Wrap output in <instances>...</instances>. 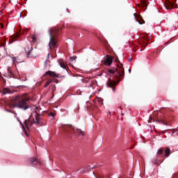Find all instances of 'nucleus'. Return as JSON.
Here are the masks:
<instances>
[{"mask_svg": "<svg viewBox=\"0 0 178 178\" xmlns=\"http://www.w3.org/2000/svg\"><path fill=\"white\" fill-rule=\"evenodd\" d=\"M107 75L111 76L107 81V86L115 91L116 85L124 77L123 64L119 63L116 68L108 70Z\"/></svg>", "mask_w": 178, "mask_h": 178, "instance_id": "f257e3e1", "label": "nucleus"}, {"mask_svg": "<svg viewBox=\"0 0 178 178\" xmlns=\"http://www.w3.org/2000/svg\"><path fill=\"white\" fill-rule=\"evenodd\" d=\"M29 97L26 95H17L11 100V108H18L22 109V111H27L29 109Z\"/></svg>", "mask_w": 178, "mask_h": 178, "instance_id": "f03ea898", "label": "nucleus"}, {"mask_svg": "<svg viewBox=\"0 0 178 178\" xmlns=\"http://www.w3.org/2000/svg\"><path fill=\"white\" fill-rule=\"evenodd\" d=\"M42 122L43 120L42 118H41V114L35 111L32 113L29 118L24 121V124H25L27 130L30 131L33 124H36V126H42Z\"/></svg>", "mask_w": 178, "mask_h": 178, "instance_id": "7ed1b4c3", "label": "nucleus"}, {"mask_svg": "<svg viewBox=\"0 0 178 178\" xmlns=\"http://www.w3.org/2000/svg\"><path fill=\"white\" fill-rule=\"evenodd\" d=\"M49 47L50 52H52L55 48H58V35H59V29L58 28H50L49 29Z\"/></svg>", "mask_w": 178, "mask_h": 178, "instance_id": "20e7f679", "label": "nucleus"}, {"mask_svg": "<svg viewBox=\"0 0 178 178\" xmlns=\"http://www.w3.org/2000/svg\"><path fill=\"white\" fill-rule=\"evenodd\" d=\"M65 131H67L70 137H73L74 134H77L79 137H84L86 136V133L83 131H81L80 129H76L75 131L74 127L72 125H67L65 127Z\"/></svg>", "mask_w": 178, "mask_h": 178, "instance_id": "39448f33", "label": "nucleus"}, {"mask_svg": "<svg viewBox=\"0 0 178 178\" xmlns=\"http://www.w3.org/2000/svg\"><path fill=\"white\" fill-rule=\"evenodd\" d=\"M163 6H165V9H173L174 8H177L176 1H165L163 3Z\"/></svg>", "mask_w": 178, "mask_h": 178, "instance_id": "423d86ee", "label": "nucleus"}, {"mask_svg": "<svg viewBox=\"0 0 178 178\" xmlns=\"http://www.w3.org/2000/svg\"><path fill=\"white\" fill-rule=\"evenodd\" d=\"M29 163L32 166H37V165H41V161L37 159V157H31L29 160Z\"/></svg>", "mask_w": 178, "mask_h": 178, "instance_id": "0eeeda50", "label": "nucleus"}, {"mask_svg": "<svg viewBox=\"0 0 178 178\" xmlns=\"http://www.w3.org/2000/svg\"><path fill=\"white\" fill-rule=\"evenodd\" d=\"M147 42H148V35H145L143 37V40H141L139 42V45L143 48H145L147 45H148V43Z\"/></svg>", "mask_w": 178, "mask_h": 178, "instance_id": "6e6552de", "label": "nucleus"}, {"mask_svg": "<svg viewBox=\"0 0 178 178\" xmlns=\"http://www.w3.org/2000/svg\"><path fill=\"white\" fill-rule=\"evenodd\" d=\"M97 38L99 40V41H100V42H102V44H103L104 47H105V48H108V47H109V43L108 42V40L105 38V37L102 36L101 38L99 36H97Z\"/></svg>", "mask_w": 178, "mask_h": 178, "instance_id": "1a4fd4ad", "label": "nucleus"}, {"mask_svg": "<svg viewBox=\"0 0 178 178\" xmlns=\"http://www.w3.org/2000/svg\"><path fill=\"white\" fill-rule=\"evenodd\" d=\"M3 95H6V94H13L15 92L14 90H10L8 88H3V90L0 91Z\"/></svg>", "mask_w": 178, "mask_h": 178, "instance_id": "9d476101", "label": "nucleus"}, {"mask_svg": "<svg viewBox=\"0 0 178 178\" xmlns=\"http://www.w3.org/2000/svg\"><path fill=\"white\" fill-rule=\"evenodd\" d=\"M112 62H113L112 56H107L106 59L104 62V65L106 66H111V65H112Z\"/></svg>", "mask_w": 178, "mask_h": 178, "instance_id": "9b49d317", "label": "nucleus"}, {"mask_svg": "<svg viewBox=\"0 0 178 178\" xmlns=\"http://www.w3.org/2000/svg\"><path fill=\"white\" fill-rule=\"evenodd\" d=\"M83 83H85L86 84H87V83H90V87H92V84H94V83H95V81L92 80V78L91 77H87L85 78L84 79H82Z\"/></svg>", "mask_w": 178, "mask_h": 178, "instance_id": "f8f14e48", "label": "nucleus"}, {"mask_svg": "<svg viewBox=\"0 0 178 178\" xmlns=\"http://www.w3.org/2000/svg\"><path fill=\"white\" fill-rule=\"evenodd\" d=\"M11 59L13 60V65H15V66L16 67V65L19 64V63H22V60H20V59H19V56H16V57H11Z\"/></svg>", "mask_w": 178, "mask_h": 178, "instance_id": "ddd939ff", "label": "nucleus"}, {"mask_svg": "<svg viewBox=\"0 0 178 178\" xmlns=\"http://www.w3.org/2000/svg\"><path fill=\"white\" fill-rule=\"evenodd\" d=\"M134 16L135 17V18L136 19V20L139 23V24H144V23H145V21H144V19H143V17L141 16L138 15L137 17V15H136V14H134Z\"/></svg>", "mask_w": 178, "mask_h": 178, "instance_id": "4468645a", "label": "nucleus"}, {"mask_svg": "<svg viewBox=\"0 0 178 178\" xmlns=\"http://www.w3.org/2000/svg\"><path fill=\"white\" fill-rule=\"evenodd\" d=\"M18 37H19V34H17V33L15 35H13V36H10L8 44H13V42H15V41H17V38Z\"/></svg>", "mask_w": 178, "mask_h": 178, "instance_id": "2eb2a0df", "label": "nucleus"}, {"mask_svg": "<svg viewBox=\"0 0 178 178\" xmlns=\"http://www.w3.org/2000/svg\"><path fill=\"white\" fill-rule=\"evenodd\" d=\"M58 63L59 65L60 66V67H62L63 69H65L66 70H67V65H66V64H65V61L63 59L58 60Z\"/></svg>", "mask_w": 178, "mask_h": 178, "instance_id": "dca6fc26", "label": "nucleus"}, {"mask_svg": "<svg viewBox=\"0 0 178 178\" xmlns=\"http://www.w3.org/2000/svg\"><path fill=\"white\" fill-rule=\"evenodd\" d=\"M154 122H157V123H162V124H165V126H168V122L163 118H157L156 120H154Z\"/></svg>", "mask_w": 178, "mask_h": 178, "instance_id": "f3484780", "label": "nucleus"}, {"mask_svg": "<svg viewBox=\"0 0 178 178\" xmlns=\"http://www.w3.org/2000/svg\"><path fill=\"white\" fill-rule=\"evenodd\" d=\"M32 51H33V47L31 46L28 47V49H25L27 58H31V56L30 55V54H31Z\"/></svg>", "mask_w": 178, "mask_h": 178, "instance_id": "a211bd4d", "label": "nucleus"}, {"mask_svg": "<svg viewBox=\"0 0 178 178\" xmlns=\"http://www.w3.org/2000/svg\"><path fill=\"white\" fill-rule=\"evenodd\" d=\"M44 76H50V77H58V75L52 71H47L45 72Z\"/></svg>", "mask_w": 178, "mask_h": 178, "instance_id": "6ab92c4d", "label": "nucleus"}, {"mask_svg": "<svg viewBox=\"0 0 178 178\" xmlns=\"http://www.w3.org/2000/svg\"><path fill=\"white\" fill-rule=\"evenodd\" d=\"M140 3L138 4V6L140 8H145L147 6L148 4H147V1H140Z\"/></svg>", "mask_w": 178, "mask_h": 178, "instance_id": "aec40b11", "label": "nucleus"}, {"mask_svg": "<svg viewBox=\"0 0 178 178\" xmlns=\"http://www.w3.org/2000/svg\"><path fill=\"white\" fill-rule=\"evenodd\" d=\"M6 45V38H3V39H0V47H5Z\"/></svg>", "mask_w": 178, "mask_h": 178, "instance_id": "412c9836", "label": "nucleus"}, {"mask_svg": "<svg viewBox=\"0 0 178 178\" xmlns=\"http://www.w3.org/2000/svg\"><path fill=\"white\" fill-rule=\"evenodd\" d=\"M164 156L165 158H168L169 155H170V149L169 147H166L165 149L164 150Z\"/></svg>", "mask_w": 178, "mask_h": 178, "instance_id": "4be33fe9", "label": "nucleus"}, {"mask_svg": "<svg viewBox=\"0 0 178 178\" xmlns=\"http://www.w3.org/2000/svg\"><path fill=\"white\" fill-rule=\"evenodd\" d=\"M163 151L164 150L162 148L159 149L157 154H156L157 158H159L161 156V155H162V154H163Z\"/></svg>", "mask_w": 178, "mask_h": 178, "instance_id": "5701e85b", "label": "nucleus"}, {"mask_svg": "<svg viewBox=\"0 0 178 178\" xmlns=\"http://www.w3.org/2000/svg\"><path fill=\"white\" fill-rule=\"evenodd\" d=\"M95 102H98L99 105H104V99H102V98L95 99Z\"/></svg>", "mask_w": 178, "mask_h": 178, "instance_id": "b1692460", "label": "nucleus"}, {"mask_svg": "<svg viewBox=\"0 0 178 178\" xmlns=\"http://www.w3.org/2000/svg\"><path fill=\"white\" fill-rule=\"evenodd\" d=\"M152 163L154 165H158V163H159V157H156V159H153Z\"/></svg>", "mask_w": 178, "mask_h": 178, "instance_id": "393cba45", "label": "nucleus"}, {"mask_svg": "<svg viewBox=\"0 0 178 178\" xmlns=\"http://www.w3.org/2000/svg\"><path fill=\"white\" fill-rule=\"evenodd\" d=\"M54 81V79H49L47 82L44 84V88H47L48 86L51 84Z\"/></svg>", "mask_w": 178, "mask_h": 178, "instance_id": "a878e982", "label": "nucleus"}, {"mask_svg": "<svg viewBox=\"0 0 178 178\" xmlns=\"http://www.w3.org/2000/svg\"><path fill=\"white\" fill-rule=\"evenodd\" d=\"M20 124H21L23 130L24 131V134H26V136H29V134H27V131H26V128H24V125L23 124V123L20 122Z\"/></svg>", "mask_w": 178, "mask_h": 178, "instance_id": "bb28decb", "label": "nucleus"}, {"mask_svg": "<svg viewBox=\"0 0 178 178\" xmlns=\"http://www.w3.org/2000/svg\"><path fill=\"white\" fill-rule=\"evenodd\" d=\"M32 41H33V42H35L37 41V36L35 35H33Z\"/></svg>", "mask_w": 178, "mask_h": 178, "instance_id": "cd10ccee", "label": "nucleus"}, {"mask_svg": "<svg viewBox=\"0 0 178 178\" xmlns=\"http://www.w3.org/2000/svg\"><path fill=\"white\" fill-rule=\"evenodd\" d=\"M8 72L10 74H11V76H13V72H12V70L10 67H8Z\"/></svg>", "mask_w": 178, "mask_h": 178, "instance_id": "c85d7f7f", "label": "nucleus"}, {"mask_svg": "<svg viewBox=\"0 0 178 178\" xmlns=\"http://www.w3.org/2000/svg\"><path fill=\"white\" fill-rule=\"evenodd\" d=\"M29 31L27 29H24L23 31H21V33H22L24 35H26V33Z\"/></svg>", "mask_w": 178, "mask_h": 178, "instance_id": "c756f323", "label": "nucleus"}, {"mask_svg": "<svg viewBox=\"0 0 178 178\" xmlns=\"http://www.w3.org/2000/svg\"><path fill=\"white\" fill-rule=\"evenodd\" d=\"M77 59V56H74L72 57H70V60L73 62V60H76Z\"/></svg>", "mask_w": 178, "mask_h": 178, "instance_id": "7c9ffc66", "label": "nucleus"}, {"mask_svg": "<svg viewBox=\"0 0 178 178\" xmlns=\"http://www.w3.org/2000/svg\"><path fill=\"white\" fill-rule=\"evenodd\" d=\"M137 49H138V46H134L133 51H134V52H137Z\"/></svg>", "mask_w": 178, "mask_h": 178, "instance_id": "2f4dec72", "label": "nucleus"}, {"mask_svg": "<svg viewBox=\"0 0 178 178\" xmlns=\"http://www.w3.org/2000/svg\"><path fill=\"white\" fill-rule=\"evenodd\" d=\"M49 116H52V118H54L55 116V113H50Z\"/></svg>", "mask_w": 178, "mask_h": 178, "instance_id": "473e14b6", "label": "nucleus"}, {"mask_svg": "<svg viewBox=\"0 0 178 178\" xmlns=\"http://www.w3.org/2000/svg\"><path fill=\"white\" fill-rule=\"evenodd\" d=\"M52 90L53 92H55V91L56 90V87L54 86Z\"/></svg>", "mask_w": 178, "mask_h": 178, "instance_id": "72a5a7b5", "label": "nucleus"}, {"mask_svg": "<svg viewBox=\"0 0 178 178\" xmlns=\"http://www.w3.org/2000/svg\"><path fill=\"white\" fill-rule=\"evenodd\" d=\"M0 27H1V29H3V24H0Z\"/></svg>", "mask_w": 178, "mask_h": 178, "instance_id": "f704fd0d", "label": "nucleus"}, {"mask_svg": "<svg viewBox=\"0 0 178 178\" xmlns=\"http://www.w3.org/2000/svg\"><path fill=\"white\" fill-rule=\"evenodd\" d=\"M47 58H49V54H48V55H47Z\"/></svg>", "mask_w": 178, "mask_h": 178, "instance_id": "c9c22d12", "label": "nucleus"}, {"mask_svg": "<svg viewBox=\"0 0 178 178\" xmlns=\"http://www.w3.org/2000/svg\"><path fill=\"white\" fill-rule=\"evenodd\" d=\"M133 58H129V60H132Z\"/></svg>", "mask_w": 178, "mask_h": 178, "instance_id": "e433bc0d", "label": "nucleus"}, {"mask_svg": "<svg viewBox=\"0 0 178 178\" xmlns=\"http://www.w3.org/2000/svg\"><path fill=\"white\" fill-rule=\"evenodd\" d=\"M149 119H150V120H152V118L149 117Z\"/></svg>", "mask_w": 178, "mask_h": 178, "instance_id": "4c0bfd02", "label": "nucleus"}, {"mask_svg": "<svg viewBox=\"0 0 178 178\" xmlns=\"http://www.w3.org/2000/svg\"><path fill=\"white\" fill-rule=\"evenodd\" d=\"M7 112H10V111L7 110Z\"/></svg>", "mask_w": 178, "mask_h": 178, "instance_id": "58836bf2", "label": "nucleus"}, {"mask_svg": "<svg viewBox=\"0 0 178 178\" xmlns=\"http://www.w3.org/2000/svg\"><path fill=\"white\" fill-rule=\"evenodd\" d=\"M96 178H98V177H96Z\"/></svg>", "mask_w": 178, "mask_h": 178, "instance_id": "ea45409f", "label": "nucleus"}]
</instances>
